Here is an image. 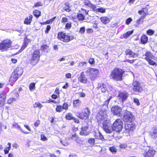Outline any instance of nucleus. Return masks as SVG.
Listing matches in <instances>:
<instances>
[{"mask_svg":"<svg viewBox=\"0 0 157 157\" xmlns=\"http://www.w3.org/2000/svg\"><path fill=\"white\" fill-rule=\"evenodd\" d=\"M81 129V131L79 133L80 135L86 136L90 134V132L88 131L89 129V126L88 125L82 126Z\"/></svg>","mask_w":157,"mask_h":157,"instance_id":"nucleus-19","label":"nucleus"},{"mask_svg":"<svg viewBox=\"0 0 157 157\" xmlns=\"http://www.w3.org/2000/svg\"><path fill=\"white\" fill-rule=\"evenodd\" d=\"M57 39L65 43H67L74 39L73 36L68 35L63 31H59L57 34Z\"/></svg>","mask_w":157,"mask_h":157,"instance_id":"nucleus-2","label":"nucleus"},{"mask_svg":"<svg viewBox=\"0 0 157 157\" xmlns=\"http://www.w3.org/2000/svg\"><path fill=\"white\" fill-rule=\"evenodd\" d=\"M90 112L89 108H86L81 112L79 113L78 117L82 120H86L89 118Z\"/></svg>","mask_w":157,"mask_h":157,"instance_id":"nucleus-9","label":"nucleus"},{"mask_svg":"<svg viewBox=\"0 0 157 157\" xmlns=\"http://www.w3.org/2000/svg\"><path fill=\"white\" fill-rule=\"evenodd\" d=\"M85 30V28L84 27H82L80 28L79 33L81 34L83 33Z\"/></svg>","mask_w":157,"mask_h":157,"instance_id":"nucleus-61","label":"nucleus"},{"mask_svg":"<svg viewBox=\"0 0 157 157\" xmlns=\"http://www.w3.org/2000/svg\"><path fill=\"white\" fill-rule=\"evenodd\" d=\"M125 53L126 56L129 55V57L135 58L138 57L139 56L138 53L133 52L130 49H126L125 51Z\"/></svg>","mask_w":157,"mask_h":157,"instance_id":"nucleus-18","label":"nucleus"},{"mask_svg":"<svg viewBox=\"0 0 157 157\" xmlns=\"http://www.w3.org/2000/svg\"><path fill=\"white\" fill-rule=\"evenodd\" d=\"M127 147V145L126 144H121L119 145V147L122 149H125Z\"/></svg>","mask_w":157,"mask_h":157,"instance_id":"nucleus-48","label":"nucleus"},{"mask_svg":"<svg viewBox=\"0 0 157 157\" xmlns=\"http://www.w3.org/2000/svg\"><path fill=\"white\" fill-rule=\"evenodd\" d=\"M7 93L3 91L0 94V107L4 106L6 104Z\"/></svg>","mask_w":157,"mask_h":157,"instance_id":"nucleus-16","label":"nucleus"},{"mask_svg":"<svg viewBox=\"0 0 157 157\" xmlns=\"http://www.w3.org/2000/svg\"><path fill=\"white\" fill-rule=\"evenodd\" d=\"M12 42L8 39L3 40L0 43V50L2 52L7 51L11 47Z\"/></svg>","mask_w":157,"mask_h":157,"instance_id":"nucleus-7","label":"nucleus"},{"mask_svg":"<svg viewBox=\"0 0 157 157\" xmlns=\"http://www.w3.org/2000/svg\"><path fill=\"white\" fill-rule=\"evenodd\" d=\"M54 94H55L59 96L60 92L59 88L57 87L55 90Z\"/></svg>","mask_w":157,"mask_h":157,"instance_id":"nucleus-63","label":"nucleus"},{"mask_svg":"<svg viewBox=\"0 0 157 157\" xmlns=\"http://www.w3.org/2000/svg\"><path fill=\"white\" fill-rule=\"evenodd\" d=\"M150 135L152 138L156 139L157 138V129H155L153 132H151Z\"/></svg>","mask_w":157,"mask_h":157,"instance_id":"nucleus-35","label":"nucleus"},{"mask_svg":"<svg viewBox=\"0 0 157 157\" xmlns=\"http://www.w3.org/2000/svg\"><path fill=\"white\" fill-rule=\"evenodd\" d=\"M20 77L16 75L13 72L11 74L9 80V82L12 86L16 82Z\"/></svg>","mask_w":157,"mask_h":157,"instance_id":"nucleus-20","label":"nucleus"},{"mask_svg":"<svg viewBox=\"0 0 157 157\" xmlns=\"http://www.w3.org/2000/svg\"><path fill=\"white\" fill-rule=\"evenodd\" d=\"M33 17V16L32 14H30L29 17H27L25 19L24 21V24L26 25H30L32 22Z\"/></svg>","mask_w":157,"mask_h":157,"instance_id":"nucleus-25","label":"nucleus"},{"mask_svg":"<svg viewBox=\"0 0 157 157\" xmlns=\"http://www.w3.org/2000/svg\"><path fill=\"white\" fill-rule=\"evenodd\" d=\"M112 87L108 85H107L104 83H101L98 84L97 88L100 90L101 93H105L108 91V88H112Z\"/></svg>","mask_w":157,"mask_h":157,"instance_id":"nucleus-14","label":"nucleus"},{"mask_svg":"<svg viewBox=\"0 0 157 157\" xmlns=\"http://www.w3.org/2000/svg\"><path fill=\"white\" fill-rule=\"evenodd\" d=\"M16 99L13 98H10L7 100V103L11 104L14 101H15Z\"/></svg>","mask_w":157,"mask_h":157,"instance_id":"nucleus-49","label":"nucleus"},{"mask_svg":"<svg viewBox=\"0 0 157 157\" xmlns=\"http://www.w3.org/2000/svg\"><path fill=\"white\" fill-rule=\"evenodd\" d=\"M102 128L104 131L108 133H111L112 131V128L111 127L107 121H105L102 124Z\"/></svg>","mask_w":157,"mask_h":157,"instance_id":"nucleus-15","label":"nucleus"},{"mask_svg":"<svg viewBox=\"0 0 157 157\" xmlns=\"http://www.w3.org/2000/svg\"><path fill=\"white\" fill-rule=\"evenodd\" d=\"M56 111L58 112H61L64 109L62 105H57L55 109Z\"/></svg>","mask_w":157,"mask_h":157,"instance_id":"nucleus-37","label":"nucleus"},{"mask_svg":"<svg viewBox=\"0 0 157 157\" xmlns=\"http://www.w3.org/2000/svg\"><path fill=\"white\" fill-rule=\"evenodd\" d=\"M68 19L67 17H63L62 18L61 22L62 23L64 24L67 22Z\"/></svg>","mask_w":157,"mask_h":157,"instance_id":"nucleus-56","label":"nucleus"},{"mask_svg":"<svg viewBox=\"0 0 157 157\" xmlns=\"http://www.w3.org/2000/svg\"><path fill=\"white\" fill-rule=\"evenodd\" d=\"M130 124L127 123L125 125V130L129 132L132 131L135 128V124L132 122Z\"/></svg>","mask_w":157,"mask_h":157,"instance_id":"nucleus-21","label":"nucleus"},{"mask_svg":"<svg viewBox=\"0 0 157 157\" xmlns=\"http://www.w3.org/2000/svg\"><path fill=\"white\" fill-rule=\"evenodd\" d=\"M145 18V15L141 16L140 18L136 21V24L137 25H139L140 23V21L141 20H143Z\"/></svg>","mask_w":157,"mask_h":157,"instance_id":"nucleus-53","label":"nucleus"},{"mask_svg":"<svg viewBox=\"0 0 157 157\" xmlns=\"http://www.w3.org/2000/svg\"><path fill=\"white\" fill-rule=\"evenodd\" d=\"M71 105V104L68 103L67 102H64L62 105L63 109L65 110H67L69 109V108Z\"/></svg>","mask_w":157,"mask_h":157,"instance_id":"nucleus-33","label":"nucleus"},{"mask_svg":"<svg viewBox=\"0 0 157 157\" xmlns=\"http://www.w3.org/2000/svg\"><path fill=\"white\" fill-rule=\"evenodd\" d=\"M77 17L79 21H82L84 20L85 18V16L81 13H78L77 15Z\"/></svg>","mask_w":157,"mask_h":157,"instance_id":"nucleus-41","label":"nucleus"},{"mask_svg":"<svg viewBox=\"0 0 157 157\" xmlns=\"http://www.w3.org/2000/svg\"><path fill=\"white\" fill-rule=\"evenodd\" d=\"M48 48V46L47 44H44L40 46V50L44 51Z\"/></svg>","mask_w":157,"mask_h":157,"instance_id":"nucleus-54","label":"nucleus"},{"mask_svg":"<svg viewBox=\"0 0 157 157\" xmlns=\"http://www.w3.org/2000/svg\"><path fill=\"white\" fill-rule=\"evenodd\" d=\"M95 139L92 138L89 139L88 140V143L93 145H94L95 144Z\"/></svg>","mask_w":157,"mask_h":157,"instance_id":"nucleus-46","label":"nucleus"},{"mask_svg":"<svg viewBox=\"0 0 157 157\" xmlns=\"http://www.w3.org/2000/svg\"><path fill=\"white\" fill-rule=\"evenodd\" d=\"M105 9L102 7H101L98 8H97L96 5L93 11L96 12H100L101 13H104L105 12Z\"/></svg>","mask_w":157,"mask_h":157,"instance_id":"nucleus-30","label":"nucleus"},{"mask_svg":"<svg viewBox=\"0 0 157 157\" xmlns=\"http://www.w3.org/2000/svg\"><path fill=\"white\" fill-rule=\"evenodd\" d=\"M84 4L85 6L89 7L93 11L96 6L92 3L89 0H85Z\"/></svg>","mask_w":157,"mask_h":157,"instance_id":"nucleus-24","label":"nucleus"},{"mask_svg":"<svg viewBox=\"0 0 157 157\" xmlns=\"http://www.w3.org/2000/svg\"><path fill=\"white\" fill-rule=\"evenodd\" d=\"M94 136L95 137V139H97L100 140L102 141H103L105 140L103 136L100 132H95Z\"/></svg>","mask_w":157,"mask_h":157,"instance_id":"nucleus-26","label":"nucleus"},{"mask_svg":"<svg viewBox=\"0 0 157 157\" xmlns=\"http://www.w3.org/2000/svg\"><path fill=\"white\" fill-rule=\"evenodd\" d=\"M101 21L104 24H106L109 23L110 21V20L107 17H102L100 18Z\"/></svg>","mask_w":157,"mask_h":157,"instance_id":"nucleus-28","label":"nucleus"},{"mask_svg":"<svg viewBox=\"0 0 157 157\" xmlns=\"http://www.w3.org/2000/svg\"><path fill=\"white\" fill-rule=\"evenodd\" d=\"M35 108L38 107L40 109H41L43 106V105L39 102H36L33 105Z\"/></svg>","mask_w":157,"mask_h":157,"instance_id":"nucleus-43","label":"nucleus"},{"mask_svg":"<svg viewBox=\"0 0 157 157\" xmlns=\"http://www.w3.org/2000/svg\"><path fill=\"white\" fill-rule=\"evenodd\" d=\"M123 122L120 119H116L111 126L113 131H115L118 133H120L123 129Z\"/></svg>","mask_w":157,"mask_h":157,"instance_id":"nucleus-4","label":"nucleus"},{"mask_svg":"<svg viewBox=\"0 0 157 157\" xmlns=\"http://www.w3.org/2000/svg\"><path fill=\"white\" fill-rule=\"evenodd\" d=\"M40 56V52L39 49L34 50L31 54V57L29 59L30 64L33 66L36 65L39 61Z\"/></svg>","mask_w":157,"mask_h":157,"instance_id":"nucleus-3","label":"nucleus"},{"mask_svg":"<svg viewBox=\"0 0 157 157\" xmlns=\"http://www.w3.org/2000/svg\"><path fill=\"white\" fill-rule=\"evenodd\" d=\"M148 37L145 35H142L140 38L141 43L144 44L147 43L148 41Z\"/></svg>","mask_w":157,"mask_h":157,"instance_id":"nucleus-27","label":"nucleus"},{"mask_svg":"<svg viewBox=\"0 0 157 157\" xmlns=\"http://www.w3.org/2000/svg\"><path fill=\"white\" fill-rule=\"evenodd\" d=\"M107 115V110L101 109L97 113L96 117V119L99 124H101L102 122H103L105 121H107L105 119Z\"/></svg>","mask_w":157,"mask_h":157,"instance_id":"nucleus-5","label":"nucleus"},{"mask_svg":"<svg viewBox=\"0 0 157 157\" xmlns=\"http://www.w3.org/2000/svg\"><path fill=\"white\" fill-rule=\"evenodd\" d=\"M16 75L20 77L22 75L23 72L22 68L20 67H17L13 72Z\"/></svg>","mask_w":157,"mask_h":157,"instance_id":"nucleus-23","label":"nucleus"},{"mask_svg":"<svg viewBox=\"0 0 157 157\" xmlns=\"http://www.w3.org/2000/svg\"><path fill=\"white\" fill-rule=\"evenodd\" d=\"M56 18V17H54L52 18L47 20L48 24H52Z\"/></svg>","mask_w":157,"mask_h":157,"instance_id":"nucleus-58","label":"nucleus"},{"mask_svg":"<svg viewBox=\"0 0 157 157\" xmlns=\"http://www.w3.org/2000/svg\"><path fill=\"white\" fill-rule=\"evenodd\" d=\"M132 19L131 17H128L127 18L125 22V24L127 25H128L132 21Z\"/></svg>","mask_w":157,"mask_h":157,"instance_id":"nucleus-50","label":"nucleus"},{"mask_svg":"<svg viewBox=\"0 0 157 157\" xmlns=\"http://www.w3.org/2000/svg\"><path fill=\"white\" fill-rule=\"evenodd\" d=\"M73 105L74 107H79L81 104V101L79 99H77L73 100Z\"/></svg>","mask_w":157,"mask_h":157,"instance_id":"nucleus-29","label":"nucleus"},{"mask_svg":"<svg viewBox=\"0 0 157 157\" xmlns=\"http://www.w3.org/2000/svg\"><path fill=\"white\" fill-rule=\"evenodd\" d=\"M89 75V79L91 81H94L98 77L99 71L98 69L93 68H89L86 71Z\"/></svg>","mask_w":157,"mask_h":157,"instance_id":"nucleus-8","label":"nucleus"},{"mask_svg":"<svg viewBox=\"0 0 157 157\" xmlns=\"http://www.w3.org/2000/svg\"><path fill=\"white\" fill-rule=\"evenodd\" d=\"M155 33V31L151 29H149L147 31V33L149 36L153 35Z\"/></svg>","mask_w":157,"mask_h":157,"instance_id":"nucleus-47","label":"nucleus"},{"mask_svg":"<svg viewBox=\"0 0 157 157\" xmlns=\"http://www.w3.org/2000/svg\"><path fill=\"white\" fill-rule=\"evenodd\" d=\"M33 14L35 17L38 18L41 15V12L38 10H35L33 11Z\"/></svg>","mask_w":157,"mask_h":157,"instance_id":"nucleus-31","label":"nucleus"},{"mask_svg":"<svg viewBox=\"0 0 157 157\" xmlns=\"http://www.w3.org/2000/svg\"><path fill=\"white\" fill-rule=\"evenodd\" d=\"M144 56H145L144 59L148 62L150 65H154L156 64L152 60V59H154L155 57L151 52L149 51L146 52Z\"/></svg>","mask_w":157,"mask_h":157,"instance_id":"nucleus-10","label":"nucleus"},{"mask_svg":"<svg viewBox=\"0 0 157 157\" xmlns=\"http://www.w3.org/2000/svg\"><path fill=\"white\" fill-rule=\"evenodd\" d=\"M78 80L80 82L86 84L87 82V79L84 75V72L81 73L80 76L78 78Z\"/></svg>","mask_w":157,"mask_h":157,"instance_id":"nucleus-22","label":"nucleus"},{"mask_svg":"<svg viewBox=\"0 0 157 157\" xmlns=\"http://www.w3.org/2000/svg\"><path fill=\"white\" fill-rule=\"evenodd\" d=\"M73 114L71 113H68L65 115V118L67 120H71L73 118Z\"/></svg>","mask_w":157,"mask_h":157,"instance_id":"nucleus-36","label":"nucleus"},{"mask_svg":"<svg viewBox=\"0 0 157 157\" xmlns=\"http://www.w3.org/2000/svg\"><path fill=\"white\" fill-rule=\"evenodd\" d=\"M72 27V22H69L66 24L65 29L67 30L70 29Z\"/></svg>","mask_w":157,"mask_h":157,"instance_id":"nucleus-42","label":"nucleus"},{"mask_svg":"<svg viewBox=\"0 0 157 157\" xmlns=\"http://www.w3.org/2000/svg\"><path fill=\"white\" fill-rule=\"evenodd\" d=\"M155 154V150L151 147H149L144 150L143 155L144 157H153Z\"/></svg>","mask_w":157,"mask_h":157,"instance_id":"nucleus-12","label":"nucleus"},{"mask_svg":"<svg viewBox=\"0 0 157 157\" xmlns=\"http://www.w3.org/2000/svg\"><path fill=\"white\" fill-rule=\"evenodd\" d=\"M13 126L15 128L19 129L20 131H21L23 133L25 134H28L29 133L27 132H25L23 131L21 129V128L20 127V126L17 123H15L13 124Z\"/></svg>","mask_w":157,"mask_h":157,"instance_id":"nucleus-38","label":"nucleus"},{"mask_svg":"<svg viewBox=\"0 0 157 157\" xmlns=\"http://www.w3.org/2000/svg\"><path fill=\"white\" fill-rule=\"evenodd\" d=\"M122 110V108L117 105H115L111 108V112L114 115L121 116V112Z\"/></svg>","mask_w":157,"mask_h":157,"instance_id":"nucleus-13","label":"nucleus"},{"mask_svg":"<svg viewBox=\"0 0 157 157\" xmlns=\"http://www.w3.org/2000/svg\"><path fill=\"white\" fill-rule=\"evenodd\" d=\"M8 147H6L4 150V153L5 154H7L9 153V151L11 149V144L9 142L7 144Z\"/></svg>","mask_w":157,"mask_h":157,"instance_id":"nucleus-34","label":"nucleus"},{"mask_svg":"<svg viewBox=\"0 0 157 157\" xmlns=\"http://www.w3.org/2000/svg\"><path fill=\"white\" fill-rule=\"evenodd\" d=\"M43 6V3L41 2H38L35 3L33 6V8L36 7H38L42 6Z\"/></svg>","mask_w":157,"mask_h":157,"instance_id":"nucleus-40","label":"nucleus"},{"mask_svg":"<svg viewBox=\"0 0 157 157\" xmlns=\"http://www.w3.org/2000/svg\"><path fill=\"white\" fill-rule=\"evenodd\" d=\"M71 138L72 139H78V137L77 133H75L73 134L72 135Z\"/></svg>","mask_w":157,"mask_h":157,"instance_id":"nucleus-60","label":"nucleus"},{"mask_svg":"<svg viewBox=\"0 0 157 157\" xmlns=\"http://www.w3.org/2000/svg\"><path fill=\"white\" fill-rule=\"evenodd\" d=\"M128 94L125 91H123L119 93L118 97L119 100H121L123 102L126 101L128 97Z\"/></svg>","mask_w":157,"mask_h":157,"instance_id":"nucleus-17","label":"nucleus"},{"mask_svg":"<svg viewBox=\"0 0 157 157\" xmlns=\"http://www.w3.org/2000/svg\"><path fill=\"white\" fill-rule=\"evenodd\" d=\"M132 90L135 92L141 93L143 89L140 83L137 81H135L132 83Z\"/></svg>","mask_w":157,"mask_h":157,"instance_id":"nucleus-11","label":"nucleus"},{"mask_svg":"<svg viewBox=\"0 0 157 157\" xmlns=\"http://www.w3.org/2000/svg\"><path fill=\"white\" fill-rule=\"evenodd\" d=\"M144 8H143L142 9V10H139L138 11V13L140 15H142L143 13V15L142 16L145 15V17L146 15H148V12L147 11V12H145V11L144 10Z\"/></svg>","mask_w":157,"mask_h":157,"instance_id":"nucleus-39","label":"nucleus"},{"mask_svg":"<svg viewBox=\"0 0 157 157\" xmlns=\"http://www.w3.org/2000/svg\"><path fill=\"white\" fill-rule=\"evenodd\" d=\"M28 43L26 41H24L23 42V44H22L21 49L24 50L27 46Z\"/></svg>","mask_w":157,"mask_h":157,"instance_id":"nucleus-57","label":"nucleus"},{"mask_svg":"<svg viewBox=\"0 0 157 157\" xmlns=\"http://www.w3.org/2000/svg\"><path fill=\"white\" fill-rule=\"evenodd\" d=\"M40 124V121L39 120H36L34 123V125L36 127H38Z\"/></svg>","mask_w":157,"mask_h":157,"instance_id":"nucleus-51","label":"nucleus"},{"mask_svg":"<svg viewBox=\"0 0 157 157\" xmlns=\"http://www.w3.org/2000/svg\"><path fill=\"white\" fill-rule=\"evenodd\" d=\"M122 120L124 122L132 123L135 120V117L130 111L126 110L123 114Z\"/></svg>","mask_w":157,"mask_h":157,"instance_id":"nucleus-6","label":"nucleus"},{"mask_svg":"<svg viewBox=\"0 0 157 157\" xmlns=\"http://www.w3.org/2000/svg\"><path fill=\"white\" fill-rule=\"evenodd\" d=\"M124 71L123 69L115 67L111 71L110 78L116 81H121L123 80V75Z\"/></svg>","mask_w":157,"mask_h":157,"instance_id":"nucleus-1","label":"nucleus"},{"mask_svg":"<svg viewBox=\"0 0 157 157\" xmlns=\"http://www.w3.org/2000/svg\"><path fill=\"white\" fill-rule=\"evenodd\" d=\"M88 62L90 64L93 65L95 63V61L94 58H89Z\"/></svg>","mask_w":157,"mask_h":157,"instance_id":"nucleus-52","label":"nucleus"},{"mask_svg":"<svg viewBox=\"0 0 157 157\" xmlns=\"http://www.w3.org/2000/svg\"><path fill=\"white\" fill-rule=\"evenodd\" d=\"M133 33V30L130 31H128L125 33L123 34V37L124 38H127L130 36Z\"/></svg>","mask_w":157,"mask_h":157,"instance_id":"nucleus-32","label":"nucleus"},{"mask_svg":"<svg viewBox=\"0 0 157 157\" xmlns=\"http://www.w3.org/2000/svg\"><path fill=\"white\" fill-rule=\"evenodd\" d=\"M51 97L53 99H56L57 98H59V96L55 94H54L52 95Z\"/></svg>","mask_w":157,"mask_h":157,"instance_id":"nucleus-64","label":"nucleus"},{"mask_svg":"<svg viewBox=\"0 0 157 157\" xmlns=\"http://www.w3.org/2000/svg\"><path fill=\"white\" fill-rule=\"evenodd\" d=\"M133 101L134 102L136 103L137 105H140V102L138 99L135 98H133Z\"/></svg>","mask_w":157,"mask_h":157,"instance_id":"nucleus-59","label":"nucleus"},{"mask_svg":"<svg viewBox=\"0 0 157 157\" xmlns=\"http://www.w3.org/2000/svg\"><path fill=\"white\" fill-rule=\"evenodd\" d=\"M29 87L30 91L34 90L35 89V83L34 82L31 83L29 84Z\"/></svg>","mask_w":157,"mask_h":157,"instance_id":"nucleus-44","label":"nucleus"},{"mask_svg":"<svg viewBox=\"0 0 157 157\" xmlns=\"http://www.w3.org/2000/svg\"><path fill=\"white\" fill-rule=\"evenodd\" d=\"M51 26L49 25H48L47 26L45 30V33L46 34H48L49 33V32L51 29Z\"/></svg>","mask_w":157,"mask_h":157,"instance_id":"nucleus-55","label":"nucleus"},{"mask_svg":"<svg viewBox=\"0 0 157 157\" xmlns=\"http://www.w3.org/2000/svg\"><path fill=\"white\" fill-rule=\"evenodd\" d=\"M109 149L112 153H116L117 151L116 147L113 146L109 147Z\"/></svg>","mask_w":157,"mask_h":157,"instance_id":"nucleus-45","label":"nucleus"},{"mask_svg":"<svg viewBox=\"0 0 157 157\" xmlns=\"http://www.w3.org/2000/svg\"><path fill=\"white\" fill-rule=\"evenodd\" d=\"M40 137V140L42 141H46L48 140L47 138L44 135L41 134V135Z\"/></svg>","mask_w":157,"mask_h":157,"instance_id":"nucleus-62","label":"nucleus"}]
</instances>
